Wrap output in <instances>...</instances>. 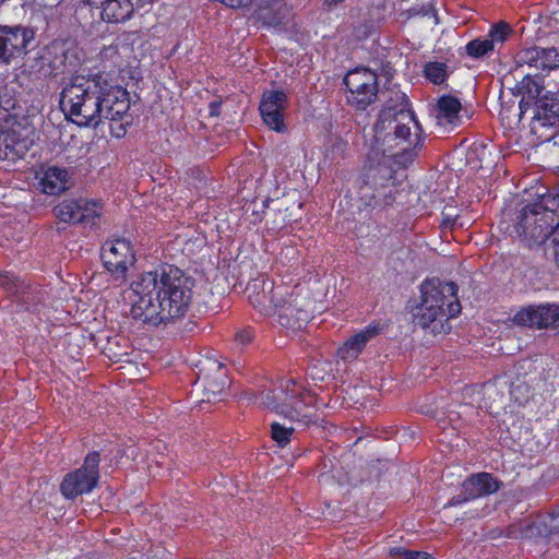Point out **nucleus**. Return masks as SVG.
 <instances>
[{
    "mask_svg": "<svg viewBox=\"0 0 559 559\" xmlns=\"http://www.w3.org/2000/svg\"><path fill=\"white\" fill-rule=\"evenodd\" d=\"M213 367L212 373H204L201 370L195 385L203 389L204 399L209 403L221 401L227 385V377L223 370L222 364L214 360L211 362Z\"/></svg>",
    "mask_w": 559,
    "mask_h": 559,
    "instance_id": "21",
    "label": "nucleus"
},
{
    "mask_svg": "<svg viewBox=\"0 0 559 559\" xmlns=\"http://www.w3.org/2000/svg\"><path fill=\"white\" fill-rule=\"evenodd\" d=\"M540 48L531 47L521 50L515 58V61L519 66L527 64L531 68H535L536 70L540 69Z\"/></svg>",
    "mask_w": 559,
    "mask_h": 559,
    "instance_id": "35",
    "label": "nucleus"
},
{
    "mask_svg": "<svg viewBox=\"0 0 559 559\" xmlns=\"http://www.w3.org/2000/svg\"><path fill=\"white\" fill-rule=\"evenodd\" d=\"M68 173L59 167H49L40 180L43 191L47 194H59L67 189Z\"/></svg>",
    "mask_w": 559,
    "mask_h": 559,
    "instance_id": "26",
    "label": "nucleus"
},
{
    "mask_svg": "<svg viewBox=\"0 0 559 559\" xmlns=\"http://www.w3.org/2000/svg\"><path fill=\"white\" fill-rule=\"evenodd\" d=\"M448 66L444 62H428L424 67V75L425 78L433 84H442L447 78Z\"/></svg>",
    "mask_w": 559,
    "mask_h": 559,
    "instance_id": "31",
    "label": "nucleus"
},
{
    "mask_svg": "<svg viewBox=\"0 0 559 559\" xmlns=\"http://www.w3.org/2000/svg\"><path fill=\"white\" fill-rule=\"evenodd\" d=\"M100 454L91 451L84 457L81 467L68 473L61 484L60 492L66 499L74 500L80 496L92 492L98 485Z\"/></svg>",
    "mask_w": 559,
    "mask_h": 559,
    "instance_id": "8",
    "label": "nucleus"
},
{
    "mask_svg": "<svg viewBox=\"0 0 559 559\" xmlns=\"http://www.w3.org/2000/svg\"><path fill=\"white\" fill-rule=\"evenodd\" d=\"M100 259L104 267L116 280L124 278L127 272L134 266L136 254L133 247H100Z\"/></svg>",
    "mask_w": 559,
    "mask_h": 559,
    "instance_id": "19",
    "label": "nucleus"
},
{
    "mask_svg": "<svg viewBox=\"0 0 559 559\" xmlns=\"http://www.w3.org/2000/svg\"><path fill=\"white\" fill-rule=\"evenodd\" d=\"M383 331V325L380 322H371L360 331L356 332L338 348L337 355L341 359L356 358L367 343L378 336Z\"/></svg>",
    "mask_w": 559,
    "mask_h": 559,
    "instance_id": "22",
    "label": "nucleus"
},
{
    "mask_svg": "<svg viewBox=\"0 0 559 559\" xmlns=\"http://www.w3.org/2000/svg\"><path fill=\"white\" fill-rule=\"evenodd\" d=\"M540 70H552L559 68V50L555 47L540 48Z\"/></svg>",
    "mask_w": 559,
    "mask_h": 559,
    "instance_id": "38",
    "label": "nucleus"
},
{
    "mask_svg": "<svg viewBox=\"0 0 559 559\" xmlns=\"http://www.w3.org/2000/svg\"><path fill=\"white\" fill-rule=\"evenodd\" d=\"M280 393L281 395H277L270 391L265 395L264 404L272 412L306 426L318 420L319 400L316 393L304 388L301 382L287 379L281 384Z\"/></svg>",
    "mask_w": 559,
    "mask_h": 559,
    "instance_id": "7",
    "label": "nucleus"
},
{
    "mask_svg": "<svg viewBox=\"0 0 559 559\" xmlns=\"http://www.w3.org/2000/svg\"><path fill=\"white\" fill-rule=\"evenodd\" d=\"M294 432L295 428L293 426H286L276 420L270 424L271 439L280 448H285L290 442Z\"/></svg>",
    "mask_w": 559,
    "mask_h": 559,
    "instance_id": "30",
    "label": "nucleus"
},
{
    "mask_svg": "<svg viewBox=\"0 0 559 559\" xmlns=\"http://www.w3.org/2000/svg\"><path fill=\"white\" fill-rule=\"evenodd\" d=\"M395 155L378 144L371 146L358 183V197L366 207L386 206L394 201L392 162Z\"/></svg>",
    "mask_w": 559,
    "mask_h": 559,
    "instance_id": "4",
    "label": "nucleus"
},
{
    "mask_svg": "<svg viewBox=\"0 0 559 559\" xmlns=\"http://www.w3.org/2000/svg\"><path fill=\"white\" fill-rule=\"evenodd\" d=\"M345 0H322L325 10L331 11Z\"/></svg>",
    "mask_w": 559,
    "mask_h": 559,
    "instance_id": "43",
    "label": "nucleus"
},
{
    "mask_svg": "<svg viewBox=\"0 0 559 559\" xmlns=\"http://www.w3.org/2000/svg\"><path fill=\"white\" fill-rule=\"evenodd\" d=\"M80 209V200H64L55 206L53 213L61 222L79 223V221H82Z\"/></svg>",
    "mask_w": 559,
    "mask_h": 559,
    "instance_id": "28",
    "label": "nucleus"
},
{
    "mask_svg": "<svg viewBox=\"0 0 559 559\" xmlns=\"http://www.w3.org/2000/svg\"><path fill=\"white\" fill-rule=\"evenodd\" d=\"M513 324L536 330L559 328V302L521 307L512 318Z\"/></svg>",
    "mask_w": 559,
    "mask_h": 559,
    "instance_id": "13",
    "label": "nucleus"
},
{
    "mask_svg": "<svg viewBox=\"0 0 559 559\" xmlns=\"http://www.w3.org/2000/svg\"><path fill=\"white\" fill-rule=\"evenodd\" d=\"M224 5L231 9H241L250 7L255 0H218Z\"/></svg>",
    "mask_w": 559,
    "mask_h": 559,
    "instance_id": "42",
    "label": "nucleus"
},
{
    "mask_svg": "<svg viewBox=\"0 0 559 559\" xmlns=\"http://www.w3.org/2000/svg\"><path fill=\"white\" fill-rule=\"evenodd\" d=\"M534 118L543 127L559 126V99L540 97L536 103V112Z\"/></svg>",
    "mask_w": 559,
    "mask_h": 559,
    "instance_id": "25",
    "label": "nucleus"
},
{
    "mask_svg": "<svg viewBox=\"0 0 559 559\" xmlns=\"http://www.w3.org/2000/svg\"><path fill=\"white\" fill-rule=\"evenodd\" d=\"M195 281L173 264L144 272L130 285V313L152 326L174 324L191 309Z\"/></svg>",
    "mask_w": 559,
    "mask_h": 559,
    "instance_id": "2",
    "label": "nucleus"
},
{
    "mask_svg": "<svg viewBox=\"0 0 559 559\" xmlns=\"http://www.w3.org/2000/svg\"><path fill=\"white\" fill-rule=\"evenodd\" d=\"M501 486L502 483L490 473L481 472L472 474L462 483L461 492L453 496L443 506V509L457 507L472 500L496 493Z\"/></svg>",
    "mask_w": 559,
    "mask_h": 559,
    "instance_id": "15",
    "label": "nucleus"
},
{
    "mask_svg": "<svg viewBox=\"0 0 559 559\" xmlns=\"http://www.w3.org/2000/svg\"><path fill=\"white\" fill-rule=\"evenodd\" d=\"M254 330L250 326L240 329L235 334V342L237 345L247 346L253 341Z\"/></svg>",
    "mask_w": 559,
    "mask_h": 559,
    "instance_id": "40",
    "label": "nucleus"
},
{
    "mask_svg": "<svg viewBox=\"0 0 559 559\" xmlns=\"http://www.w3.org/2000/svg\"><path fill=\"white\" fill-rule=\"evenodd\" d=\"M219 106L221 102L214 100L210 103V115L211 116H218L219 115Z\"/></svg>",
    "mask_w": 559,
    "mask_h": 559,
    "instance_id": "44",
    "label": "nucleus"
},
{
    "mask_svg": "<svg viewBox=\"0 0 559 559\" xmlns=\"http://www.w3.org/2000/svg\"><path fill=\"white\" fill-rule=\"evenodd\" d=\"M313 313V300L289 288V295L276 306V321L294 331L306 328Z\"/></svg>",
    "mask_w": 559,
    "mask_h": 559,
    "instance_id": "10",
    "label": "nucleus"
},
{
    "mask_svg": "<svg viewBox=\"0 0 559 559\" xmlns=\"http://www.w3.org/2000/svg\"><path fill=\"white\" fill-rule=\"evenodd\" d=\"M465 49H466V53L469 57H473L476 59L485 57L489 52L495 50L492 48V46L490 45L489 40L487 39V37L476 38V39L471 40L466 45Z\"/></svg>",
    "mask_w": 559,
    "mask_h": 559,
    "instance_id": "36",
    "label": "nucleus"
},
{
    "mask_svg": "<svg viewBox=\"0 0 559 559\" xmlns=\"http://www.w3.org/2000/svg\"><path fill=\"white\" fill-rule=\"evenodd\" d=\"M35 32L23 26L0 27V62L9 63L28 52Z\"/></svg>",
    "mask_w": 559,
    "mask_h": 559,
    "instance_id": "16",
    "label": "nucleus"
},
{
    "mask_svg": "<svg viewBox=\"0 0 559 559\" xmlns=\"http://www.w3.org/2000/svg\"><path fill=\"white\" fill-rule=\"evenodd\" d=\"M195 234V230L191 227L183 228L181 234H178L175 238V241L182 242L185 245H188L191 241H200V239H193V235Z\"/></svg>",
    "mask_w": 559,
    "mask_h": 559,
    "instance_id": "41",
    "label": "nucleus"
},
{
    "mask_svg": "<svg viewBox=\"0 0 559 559\" xmlns=\"http://www.w3.org/2000/svg\"><path fill=\"white\" fill-rule=\"evenodd\" d=\"M347 102L358 110H365L378 94V79L374 72L365 68L349 71L344 78Z\"/></svg>",
    "mask_w": 559,
    "mask_h": 559,
    "instance_id": "11",
    "label": "nucleus"
},
{
    "mask_svg": "<svg viewBox=\"0 0 559 559\" xmlns=\"http://www.w3.org/2000/svg\"><path fill=\"white\" fill-rule=\"evenodd\" d=\"M461 102L451 95L441 96L435 108V118L439 126H454L460 119Z\"/></svg>",
    "mask_w": 559,
    "mask_h": 559,
    "instance_id": "24",
    "label": "nucleus"
},
{
    "mask_svg": "<svg viewBox=\"0 0 559 559\" xmlns=\"http://www.w3.org/2000/svg\"><path fill=\"white\" fill-rule=\"evenodd\" d=\"M442 233H443V241L450 243L452 239H450L447 235V229H452L454 224L456 223V219L459 218V214L456 212V207L453 205H445L442 211ZM454 241H457L462 243V240H459L457 238L453 237Z\"/></svg>",
    "mask_w": 559,
    "mask_h": 559,
    "instance_id": "37",
    "label": "nucleus"
},
{
    "mask_svg": "<svg viewBox=\"0 0 559 559\" xmlns=\"http://www.w3.org/2000/svg\"><path fill=\"white\" fill-rule=\"evenodd\" d=\"M394 139L406 142L409 146L416 147L420 143L419 124L415 119L414 112L401 109L395 116L394 121Z\"/></svg>",
    "mask_w": 559,
    "mask_h": 559,
    "instance_id": "23",
    "label": "nucleus"
},
{
    "mask_svg": "<svg viewBox=\"0 0 559 559\" xmlns=\"http://www.w3.org/2000/svg\"><path fill=\"white\" fill-rule=\"evenodd\" d=\"M274 210L283 214L284 219H296L297 212L301 209V202L296 194H286L281 199L272 201Z\"/></svg>",
    "mask_w": 559,
    "mask_h": 559,
    "instance_id": "29",
    "label": "nucleus"
},
{
    "mask_svg": "<svg viewBox=\"0 0 559 559\" xmlns=\"http://www.w3.org/2000/svg\"><path fill=\"white\" fill-rule=\"evenodd\" d=\"M556 248V251H555V260H556V264L558 265L559 267V247H555Z\"/></svg>",
    "mask_w": 559,
    "mask_h": 559,
    "instance_id": "46",
    "label": "nucleus"
},
{
    "mask_svg": "<svg viewBox=\"0 0 559 559\" xmlns=\"http://www.w3.org/2000/svg\"><path fill=\"white\" fill-rule=\"evenodd\" d=\"M15 105L16 100L10 90L7 86H0V118L3 120L17 119L16 115L11 112L15 109Z\"/></svg>",
    "mask_w": 559,
    "mask_h": 559,
    "instance_id": "33",
    "label": "nucleus"
},
{
    "mask_svg": "<svg viewBox=\"0 0 559 559\" xmlns=\"http://www.w3.org/2000/svg\"><path fill=\"white\" fill-rule=\"evenodd\" d=\"M27 129L17 119L0 118V159L16 160L29 150Z\"/></svg>",
    "mask_w": 559,
    "mask_h": 559,
    "instance_id": "12",
    "label": "nucleus"
},
{
    "mask_svg": "<svg viewBox=\"0 0 559 559\" xmlns=\"http://www.w3.org/2000/svg\"><path fill=\"white\" fill-rule=\"evenodd\" d=\"M60 108L79 126L97 128L108 121L110 133L117 139L123 138L132 123L128 91L111 83L104 73L73 76L62 88Z\"/></svg>",
    "mask_w": 559,
    "mask_h": 559,
    "instance_id": "1",
    "label": "nucleus"
},
{
    "mask_svg": "<svg viewBox=\"0 0 559 559\" xmlns=\"http://www.w3.org/2000/svg\"><path fill=\"white\" fill-rule=\"evenodd\" d=\"M153 0H87L88 4L100 8V16L107 23L128 21L136 9Z\"/></svg>",
    "mask_w": 559,
    "mask_h": 559,
    "instance_id": "20",
    "label": "nucleus"
},
{
    "mask_svg": "<svg viewBox=\"0 0 559 559\" xmlns=\"http://www.w3.org/2000/svg\"><path fill=\"white\" fill-rule=\"evenodd\" d=\"M457 292L454 282L425 278L419 285L420 300L413 312L414 323L433 334L447 333L450 330L448 322L462 311Z\"/></svg>",
    "mask_w": 559,
    "mask_h": 559,
    "instance_id": "3",
    "label": "nucleus"
},
{
    "mask_svg": "<svg viewBox=\"0 0 559 559\" xmlns=\"http://www.w3.org/2000/svg\"><path fill=\"white\" fill-rule=\"evenodd\" d=\"M247 266H250V265L246 261H242L241 262V270H240V273H239L240 276L245 275L243 269L247 267Z\"/></svg>",
    "mask_w": 559,
    "mask_h": 559,
    "instance_id": "45",
    "label": "nucleus"
},
{
    "mask_svg": "<svg viewBox=\"0 0 559 559\" xmlns=\"http://www.w3.org/2000/svg\"><path fill=\"white\" fill-rule=\"evenodd\" d=\"M506 537L513 539L545 538L548 543L559 537V506L542 521H522L506 530Z\"/></svg>",
    "mask_w": 559,
    "mask_h": 559,
    "instance_id": "14",
    "label": "nucleus"
},
{
    "mask_svg": "<svg viewBox=\"0 0 559 559\" xmlns=\"http://www.w3.org/2000/svg\"><path fill=\"white\" fill-rule=\"evenodd\" d=\"M519 219L518 233L532 245H545L551 236V245H559V191L523 207Z\"/></svg>",
    "mask_w": 559,
    "mask_h": 559,
    "instance_id": "6",
    "label": "nucleus"
},
{
    "mask_svg": "<svg viewBox=\"0 0 559 559\" xmlns=\"http://www.w3.org/2000/svg\"><path fill=\"white\" fill-rule=\"evenodd\" d=\"M287 106V94L284 91H265L262 94L259 110L263 122L276 132H284V111Z\"/></svg>",
    "mask_w": 559,
    "mask_h": 559,
    "instance_id": "18",
    "label": "nucleus"
},
{
    "mask_svg": "<svg viewBox=\"0 0 559 559\" xmlns=\"http://www.w3.org/2000/svg\"><path fill=\"white\" fill-rule=\"evenodd\" d=\"M80 216L82 215V221H79V223L86 225L90 224L92 226L95 225L102 215L97 204L92 201L80 200Z\"/></svg>",
    "mask_w": 559,
    "mask_h": 559,
    "instance_id": "34",
    "label": "nucleus"
},
{
    "mask_svg": "<svg viewBox=\"0 0 559 559\" xmlns=\"http://www.w3.org/2000/svg\"><path fill=\"white\" fill-rule=\"evenodd\" d=\"M391 555L400 559H436L426 551L408 550L401 547L392 548Z\"/></svg>",
    "mask_w": 559,
    "mask_h": 559,
    "instance_id": "39",
    "label": "nucleus"
},
{
    "mask_svg": "<svg viewBox=\"0 0 559 559\" xmlns=\"http://www.w3.org/2000/svg\"><path fill=\"white\" fill-rule=\"evenodd\" d=\"M512 33L511 26L506 22H500L492 26L486 36L493 49L500 48Z\"/></svg>",
    "mask_w": 559,
    "mask_h": 559,
    "instance_id": "32",
    "label": "nucleus"
},
{
    "mask_svg": "<svg viewBox=\"0 0 559 559\" xmlns=\"http://www.w3.org/2000/svg\"><path fill=\"white\" fill-rule=\"evenodd\" d=\"M258 16L264 24L276 27L288 20L289 10L286 4L275 1L270 9H260Z\"/></svg>",
    "mask_w": 559,
    "mask_h": 559,
    "instance_id": "27",
    "label": "nucleus"
},
{
    "mask_svg": "<svg viewBox=\"0 0 559 559\" xmlns=\"http://www.w3.org/2000/svg\"><path fill=\"white\" fill-rule=\"evenodd\" d=\"M298 247H282L280 261L282 264H287L297 275L318 282L325 274L322 257H306L300 261Z\"/></svg>",
    "mask_w": 559,
    "mask_h": 559,
    "instance_id": "17",
    "label": "nucleus"
},
{
    "mask_svg": "<svg viewBox=\"0 0 559 559\" xmlns=\"http://www.w3.org/2000/svg\"><path fill=\"white\" fill-rule=\"evenodd\" d=\"M250 305L263 317H273L276 313V306L289 295V286L276 284L265 274L251 278L246 287Z\"/></svg>",
    "mask_w": 559,
    "mask_h": 559,
    "instance_id": "9",
    "label": "nucleus"
},
{
    "mask_svg": "<svg viewBox=\"0 0 559 559\" xmlns=\"http://www.w3.org/2000/svg\"><path fill=\"white\" fill-rule=\"evenodd\" d=\"M0 290L16 313L43 321L49 312V294L43 285L11 270H0Z\"/></svg>",
    "mask_w": 559,
    "mask_h": 559,
    "instance_id": "5",
    "label": "nucleus"
}]
</instances>
